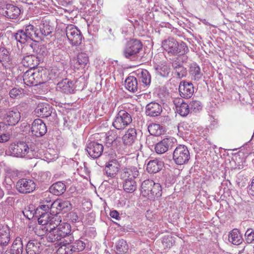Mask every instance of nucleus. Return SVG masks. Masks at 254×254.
<instances>
[{
  "label": "nucleus",
  "mask_w": 254,
  "mask_h": 254,
  "mask_svg": "<svg viewBox=\"0 0 254 254\" xmlns=\"http://www.w3.org/2000/svg\"><path fill=\"white\" fill-rule=\"evenodd\" d=\"M68 239L65 240L63 244L58 249L59 254H72L73 253H78L83 251L88 244V240L81 238L74 241L72 236L67 237Z\"/></svg>",
  "instance_id": "1"
},
{
  "label": "nucleus",
  "mask_w": 254,
  "mask_h": 254,
  "mask_svg": "<svg viewBox=\"0 0 254 254\" xmlns=\"http://www.w3.org/2000/svg\"><path fill=\"white\" fill-rule=\"evenodd\" d=\"M164 50L170 56H177L178 54H187L189 52V48L183 41L178 42L172 37H169L162 42Z\"/></svg>",
  "instance_id": "2"
},
{
  "label": "nucleus",
  "mask_w": 254,
  "mask_h": 254,
  "mask_svg": "<svg viewBox=\"0 0 254 254\" xmlns=\"http://www.w3.org/2000/svg\"><path fill=\"white\" fill-rule=\"evenodd\" d=\"M45 70L39 68L29 69L23 75L24 83L27 86H36L45 83Z\"/></svg>",
  "instance_id": "3"
},
{
  "label": "nucleus",
  "mask_w": 254,
  "mask_h": 254,
  "mask_svg": "<svg viewBox=\"0 0 254 254\" xmlns=\"http://www.w3.org/2000/svg\"><path fill=\"white\" fill-rule=\"evenodd\" d=\"M142 49L141 41L136 39L128 41L123 50V55L127 59L134 60Z\"/></svg>",
  "instance_id": "4"
},
{
  "label": "nucleus",
  "mask_w": 254,
  "mask_h": 254,
  "mask_svg": "<svg viewBox=\"0 0 254 254\" xmlns=\"http://www.w3.org/2000/svg\"><path fill=\"white\" fill-rule=\"evenodd\" d=\"M9 150L11 155L14 157L23 158L26 156L31 158L30 149L27 144L23 141H20L16 143L11 144L9 147Z\"/></svg>",
  "instance_id": "5"
},
{
  "label": "nucleus",
  "mask_w": 254,
  "mask_h": 254,
  "mask_svg": "<svg viewBox=\"0 0 254 254\" xmlns=\"http://www.w3.org/2000/svg\"><path fill=\"white\" fill-rule=\"evenodd\" d=\"M190 159V152L186 146L179 145L174 150L173 159L176 164L181 165L186 164Z\"/></svg>",
  "instance_id": "6"
},
{
  "label": "nucleus",
  "mask_w": 254,
  "mask_h": 254,
  "mask_svg": "<svg viewBox=\"0 0 254 254\" xmlns=\"http://www.w3.org/2000/svg\"><path fill=\"white\" fill-rule=\"evenodd\" d=\"M131 122V115L125 110H121L116 115L112 125L117 129H123Z\"/></svg>",
  "instance_id": "7"
},
{
  "label": "nucleus",
  "mask_w": 254,
  "mask_h": 254,
  "mask_svg": "<svg viewBox=\"0 0 254 254\" xmlns=\"http://www.w3.org/2000/svg\"><path fill=\"white\" fill-rule=\"evenodd\" d=\"M65 33L72 46H78L81 44L83 36L80 31L74 25H68L65 29Z\"/></svg>",
  "instance_id": "8"
},
{
  "label": "nucleus",
  "mask_w": 254,
  "mask_h": 254,
  "mask_svg": "<svg viewBox=\"0 0 254 254\" xmlns=\"http://www.w3.org/2000/svg\"><path fill=\"white\" fill-rule=\"evenodd\" d=\"M36 186L33 180L22 178L16 183V188L20 193L26 194L33 192L36 189Z\"/></svg>",
  "instance_id": "9"
},
{
  "label": "nucleus",
  "mask_w": 254,
  "mask_h": 254,
  "mask_svg": "<svg viewBox=\"0 0 254 254\" xmlns=\"http://www.w3.org/2000/svg\"><path fill=\"white\" fill-rule=\"evenodd\" d=\"M0 13L7 18L15 19L20 15V9L17 6L7 3L0 9Z\"/></svg>",
  "instance_id": "10"
},
{
  "label": "nucleus",
  "mask_w": 254,
  "mask_h": 254,
  "mask_svg": "<svg viewBox=\"0 0 254 254\" xmlns=\"http://www.w3.org/2000/svg\"><path fill=\"white\" fill-rule=\"evenodd\" d=\"M53 108L52 106L48 103H39L34 110L35 115L42 118H48L51 115Z\"/></svg>",
  "instance_id": "11"
},
{
  "label": "nucleus",
  "mask_w": 254,
  "mask_h": 254,
  "mask_svg": "<svg viewBox=\"0 0 254 254\" xmlns=\"http://www.w3.org/2000/svg\"><path fill=\"white\" fill-rule=\"evenodd\" d=\"M31 130L33 135L41 137L45 134L47 131V128L45 124L41 119H37L32 123Z\"/></svg>",
  "instance_id": "12"
},
{
  "label": "nucleus",
  "mask_w": 254,
  "mask_h": 254,
  "mask_svg": "<svg viewBox=\"0 0 254 254\" xmlns=\"http://www.w3.org/2000/svg\"><path fill=\"white\" fill-rule=\"evenodd\" d=\"M104 147L103 145L96 141L89 142L86 146L88 154L94 159L98 158L102 154Z\"/></svg>",
  "instance_id": "13"
},
{
  "label": "nucleus",
  "mask_w": 254,
  "mask_h": 254,
  "mask_svg": "<svg viewBox=\"0 0 254 254\" xmlns=\"http://www.w3.org/2000/svg\"><path fill=\"white\" fill-rule=\"evenodd\" d=\"M179 91L182 98L189 99L194 93L193 85L191 82L182 81L180 83Z\"/></svg>",
  "instance_id": "14"
},
{
  "label": "nucleus",
  "mask_w": 254,
  "mask_h": 254,
  "mask_svg": "<svg viewBox=\"0 0 254 254\" xmlns=\"http://www.w3.org/2000/svg\"><path fill=\"white\" fill-rule=\"evenodd\" d=\"M24 49H27L29 52L32 50L34 54L42 57H45L48 53L46 46L44 44L39 43L37 41L34 42L30 44L26 45L24 47Z\"/></svg>",
  "instance_id": "15"
},
{
  "label": "nucleus",
  "mask_w": 254,
  "mask_h": 254,
  "mask_svg": "<svg viewBox=\"0 0 254 254\" xmlns=\"http://www.w3.org/2000/svg\"><path fill=\"white\" fill-rule=\"evenodd\" d=\"M174 143V138H164L156 144L155 147V151L158 154H163L168 149L172 148Z\"/></svg>",
  "instance_id": "16"
},
{
  "label": "nucleus",
  "mask_w": 254,
  "mask_h": 254,
  "mask_svg": "<svg viewBox=\"0 0 254 254\" xmlns=\"http://www.w3.org/2000/svg\"><path fill=\"white\" fill-rule=\"evenodd\" d=\"M139 172L137 168L134 166H130L123 169L120 173V178L122 180H135L138 176Z\"/></svg>",
  "instance_id": "17"
},
{
  "label": "nucleus",
  "mask_w": 254,
  "mask_h": 254,
  "mask_svg": "<svg viewBox=\"0 0 254 254\" xmlns=\"http://www.w3.org/2000/svg\"><path fill=\"white\" fill-rule=\"evenodd\" d=\"M20 112L17 109H14L8 111L4 119L8 126H15L20 121Z\"/></svg>",
  "instance_id": "18"
},
{
  "label": "nucleus",
  "mask_w": 254,
  "mask_h": 254,
  "mask_svg": "<svg viewBox=\"0 0 254 254\" xmlns=\"http://www.w3.org/2000/svg\"><path fill=\"white\" fill-rule=\"evenodd\" d=\"M40 62L39 57L31 54L24 57L21 63L25 67H29L30 69H36V67L39 65Z\"/></svg>",
  "instance_id": "19"
},
{
  "label": "nucleus",
  "mask_w": 254,
  "mask_h": 254,
  "mask_svg": "<svg viewBox=\"0 0 254 254\" xmlns=\"http://www.w3.org/2000/svg\"><path fill=\"white\" fill-rule=\"evenodd\" d=\"M145 109L146 114L152 117L159 116L162 112V106L155 102H152L148 104L146 106Z\"/></svg>",
  "instance_id": "20"
},
{
  "label": "nucleus",
  "mask_w": 254,
  "mask_h": 254,
  "mask_svg": "<svg viewBox=\"0 0 254 254\" xmlns=\"http://www.w3.org/2000/svg\"><path fill=\"white\" fill-rule=\"evenodd\" d=\"M120 169V164L116 160H112L106 163L105 167V171L108 177L114 178Z\"/></svg>",
  "instance_id": "21"
},
{
  "label": "nucleus",
  "mask_w": 254,
  "mask_h": 254,
  "mask_svg": "<svg viewBox=\"0 0 254 254\" xmlns=\"http://www.w3.org/2000/svg\"><path fill=\"white\" fill-rule=\"evenodd\" d=\"M177 113L182 117L187 116L190 111L189 105L185 103L182 98L176 99L174 100Z\"/></svg>",
  "instance_id": "22"
},
{
  "label": "nucleus",
  "mask_w": 254,
  "mask_h": 254,
  "mask_svg": "<svg viewBox=\"0 0 254 254\" xmlns=\"http://www.w3.org/2000/svg\"><path fill=\"white\" fill-rule=\"evenodd\" d=\"M23 245L20 237H17L13 242L11 246L7 249L4 254H22Z\"/></svg>",
  "instance_id": "23"
},
{
  "label": "nucleus",
  "mask_w": 254,
  "mask_h": 254,
  "mask_svg": "<svg viewBox=\"0 0 254 254\" xmlns=\"http://www.w3.org/2000/svg\"><path fill=\"white\" fill-rule=\"evenodd\" d=\"M163 166V162L159 159L150 160L147 164L146 171L149 174H155L160 171Z\"/></svg>",
  "instance_id": "24"
},
{
  "label": "nucleus",
  "mask_w": 254,
  "mask_h": 254,
  "mask_svg": "<svg viewBox=\"0 0 254 254\" xmlns=\"http://www.w3.org/2000/svg\"><path fill=\"white\" fill-rule=\"evenodd\" d=\"M0 62L6 69H10L12 58L9 51L4 47H0Z\"/></svg>",
  "instance_id": "25"
},
{
  "label": "nucleus",
  "mask_w": 254,
  "mask_h": 254,
  "mask_svg": "<svg viewBox=\"0 0 254 254\" xmlns=\"http://www.w3.org/2000/svg\"><path fill=\"white\" fill-rule=\"evenodd\" d=\"M43 249V246L41 243L35 241H29L26 247L27 254H40Z\"/></svg>",
  "instance_id": "26"
},
{
  "label": "nucleus",
  "mask_w": 254,
  "mask_h": 254,
  "mask_svg": "<svg viewBox=\"0 0 254 254\" xmlns=\"http://www.w3.org/2000/svg\"><path fill=\"white\" fill-rule=\"evenodd\" d=\"M57 88L58 90L66 94L73 93L74 91L73 82L67 78L59 82Z\"/></svg>",
  "instance_id": "27"
},
{
  "label": "nucleus",
  "mask_w": 254,
  "mask_h": 254,
  "mask_svg": "<svg viewBox=\"0 0 254 254\" xmlns=\"http://www.w3.org/2000/svg\"><path fill=\"white\" fill-rule=\"evenodd\" d=\"M71 205L68 201H55L51 205V211H53V209H56L60 213L61 212L65 213L70 210Z\"/></svg>",
  "instance_id": "28"
},
{
  "label": "nucleus",
  "mask_w": 254,
  "mask_h": 254,
  "mask_svg": "<svg viewBox=\"0 0 254 254\" xmlns=\"http://www.w3.org/2000/svg\"><path fill=\"white\" fill-rule=\"evenodd\" d=\"M154 68L156 74L163 77H167L171 70L170 65L166 62L155 65Z\"/></svg>",
  "instance_id": "29"
},
{
  "label": "nucleus",
  "mask_w": 254,
  "mask_h": 254,
  "mask_svg": "<svg viewBox=\"0 0 254 254\" xmlns=\"http://www.w3.org/2000/svg\"><path fill=\"white\" fill-rule=\"evenodd\" d=\"M170 63L174 71V73L177 77L182 78L186 76L187 74V68L181 63L171 61Z\"/></svg>",
  "instance_id": "30"
},
{
  "label": "nucleus",
  "mask_w": 254,
  "mask_h": 254,
  "mask_svg": "<svg viewBox=\"0 0 254 254\" xmlns=\"http://www.w3.org/2000/svg\"><path fill=\"white\" fill-rule=\"evenodd\" d=\"M24 31L29 40H32L34 42L36 41V39L40 40L39 30L33 25L29 24L25 26Z\"/></svg>",
  "instance_id": "31"
},
{
  "label": "nucleus",
  "mask_w": 254,
  "mask_h": 254,
  "mask_svg": "<svg viewBox=\"0 0 254 254\" xmlns=\"http://www.w3.org/2000/svg\"><path fill=\"white\" fill-rule=\"evenodd\" d=\"M189 72L192 79L196 81L200 79L203 75L199 66L196 63H191L189 66Z\"/></svg>",
  "instance_id": "32"
},
{
  "label": "nucleus",
  "mask_w": 254,
  "mask_h": 254,
  "mask_svg": "<svg viewBox=\"0 0 254 254\" xmlns=\"http://www.w3.org/2000/svg\"><path fill=\"white\" fill-rule=\"evenodd\" d=\"M39 33H40V40L43 37L50 35L53 30L52 27L50 25L49 22L46 20H42L39 25Z\"/></svg>",
  "instance_id": "33"
},
{
  "label": "nucleus",
  "mask_w": 254,
  "mask_h": 254,
  "mask_svg": "<svg viewBox=\"0 0 254 254\" xmlns=\"http://www.w3.org/2000/svg\"><path fill=\"white\" fill-rule=\"evenodd\" d=\"M154 185V182L151 180H146L144 181L141 185L140 191L143 196L149 198L150 193Z\"/></svg>",
  "instance_id": "34"
},
{
  "label": "nucleus",
  "mask_w": 254,
  "mask_h": 254,
  "mask_svg": "<svg viewBox=\"0 0 254 254\" xmlns=\"http://www.w3.org/2000/svg\"><path fill=\"white\" fill-rule=\"evenodd\" d=\"M136 138V130L134 128H129L123 136V141L125 145H131Z\"/></svg>",
  "instance_id": "35"
},
{
  "label": "nucleus",
  "mask_w": 254,
  "mask_h": 254,
  "mask_svg": "<svg viewBox=\"0 0 254 254\" xmlns=\"http://www.w3.org/2000/svg\"><path fill=\"white\" fill-rule=\"evenodd\" d=\"M10 240V229L7 226L3 227L0 229V244L6 247L9 243Z\"/></svg>",
  "instance_id": "36"
},
{
  "label": "nucleus",
  "mask_w": 254,
  "mask_h": 254,
  "mask_svg": "<svg viewBox=\"0 0 254 254\" xmlns=\"http://www.w3.org/2000/svg\"><path fill=\"white\" fill-rule=\"evenodd\" d=\"M66 190V186L62 182H58L53 184L49 188L50 192L56 195L63 194Z\"/></svg>",
  "instance_id": "37"
},
{
  "label": "nucleus",
  "mask_w": 254,
  "mask_h": 254,
  "mask_svg": "<svg viewBox=\"0 0 254 254\" xmlns=\"http://www.w3.org/2000/svg\"><path fill=\"white\" fill-rule=\"evenodd\" d=\"M243 241L239 230L234 229L229 234V241L235 245H240Z\"/></svg>",
  "instance_id": "38"
},
{
  "label": "nucleus",
  "mask_w": 254,
  "mask_h": 254,
  "mask_svg": "<svg viewBox=\"0 0 254 254\" xmlns=\"http://www.w3.org/2000/svg\"><path fill=\"white\" fill-rule=\"evenodd\" d=\"M46 238L48 242L52 243L60 241L63 239L61 234L59 233L58 229H57L55 226L47 234Z\"/></svg>",
  "instance_id": "39"
},
{
  "label": "nucleus",
  "mask_w": 254,
  "mask_h": 254,
  "mask_svg": "<svg viewBox=\"0 0 254 254\" xmlns=\"http://www.w3.org/2000/svg\"><path fill=\"white\" fill-rule=\"evenodd\" d=\"M56 228L58 229L59 233L61 234L63 239L65 238V240H68L67 237H68L69 236H72L70 234V225L67 223H62L57 225V227H56Z\"/></svg>",
  "instance_id": "40"
},
{
  "label": "nucleus",
  "mask_w": 254,
  "mask_h": 254,
  "mask_svg": "<svg viewBox=\"0 0 254 254\" xmlns=\"http://www.w3.org/2000/svg\"><path fill=\"white\" fill-rule=\"evenodd\" d=\"M137 81L134 76H129L125 80V87L127 90L132 93L137 91Z\"/></svg>",
  "instance_id": "41"
},
{
  "label": "nucleus",
  "mask_w": 254,
  "mask_h": 254,
  "mask_svg": "<svg viewBox=\"0 0 254 254\" xmlns=\"http://www.w3.org/2000/svg\"><path fill=\"white\" fill-rule=\"evenodd\" d=\"M162 187L160 184L154 182V185L152 187L148 199L150 200L158 199L162 195Z\"/></svg>",
  "instance_id": "42"
},
{
  "label": "nucleus",
  "mask_w": 254,
  "mask_h": 254,
  "mask_svg": "<svg viewBox=\"0 0 254 254\" xmlns=\"http://www.w3.org/2000/svg\"><path fill=\"white\" fill-rule=\"evenodd\" d=\"M124 181L123 189L125 191L132 193L136 190L137 185L135 180H124Z\"/></svg>",
  "instance_id": "43"
},
{
  "label": "nucleus",
  "mask_w": 254,
  "mask_h": 254,
  "mask_svg": "<svg viewBox=\"0 0 254 254\" xmlns=\"http://www.w3.org/2000/svg\"><path fill=\"white\" fill-rule=\"evenodd\" d=\"M52 214V211L50 210V213L48 212H42L41 214L38 217V221L39 224L47 226L50 225V218Z\"/></svg>",
  "instance_id": "44"
},
{
  "label": "nucleus",
  "mask_w": 254,
  "mask_h": 254,
  "mask_svg": "<svg viewBox=\"0 0 254 254\" xmlns=\"http://www.w3.org/2000/svg\"><path fill=\"white\" fill-rule=\"evenodd\" d=\"M25 94V91L20 87H14L9 91V96L12 98H20Z\"/></svg>",
  "instance_id": "45"
},
{
  "label": "nucleus",
  "mask_w": 254,
  "mask_h": 254,
  "mask_svg": "<svg viewBox=\"0 0 254 254\" xmlns=\"http://www.w3.org/2000/svg\"><path fill=\"white\" fill-rule=\"evenodd\" d=\"M148 130L150 134L154 136H159L162 134V128L159 124H152L148 127Z\"/></svg>",
  "instance_id": "46"
},
{
  "label": "nucleus",
  "mask_w": 254,
  "mask_h": 254,
  "mask_svg": "<svg viewBox=\"0 0 254 254\" xmlns=\"http://www.w3.org/2000/svg\"><path fill=\"white\" fill-rule=\"evenodd\" d=\"M139 78L141 82L145 85H149L151 82V76L147 70H142L140 73H138Z\"/></svg>",
  "instance_id": "47"
},
{
  "label": "nucleus",
  "mask_w": 254,
  "mask_h": 254,
  "mask_svg": "<svg viewBox=\"0 0 254 254\" xmlns=\"http://www.w3.org/2000/svg\"><path fill=\"white\" fill-rule=\"evenodd\" d=\"M76 61L78 64L82 67H85L89 63L88 57L86 54L84 53H81L77 55Z\"/></svg>",
  "instance_id": "48"
},
{
  "label": "nucleus",
  "mask_w": 254,
  "mask_h": 254,
  "mask_svg": "<svg viewBox=\"0 0 254 254\" xmlns=\"http://www.w3.org/2000/svg\"><path fill=\"white\" fill-rule=\"evenodd\" d=\"M128 247L127 242L123 240H119L116 244V249L118 253H126Z\"/></svg>",
  "instance_id": "49"
},
{
  "label": "nucleus",
  "mask_w": 254,
  "mask_h": 254,
  "mask_svg": "<svg viewBox=\"0 0 254 254\" xmlns=\"http://www.w3.org/2000/svg\"><path fill=\"white\" fill-rule=\"evenodd\" d=\"M14 37L17 42L20 43H25L29 40L24 30H19L14 35Z\"/></svg>",
  "instance_id": "50"
},
{
  "label": "nucleus",
  "mask_w": 254,
  "mask_h": 254,
  "mask_svg": "<svg viewBox=\"0 0 254 254\" xmlns=\"http://www.w3.org/2000/svg\"><path fill=\"white\" fill-rule=\"evenodd\" d=\"M48 228L47 226L39 224L33 229L35 234L39 237L44 236L48 231Z\"/></svg>",
  "instance_id": "51"
},
{
  "label": "nucleus",
  "mask_w": 254,
  "mask_h": 254,
  "mask_svg": "<svg viewBox=\"0 0 254 254\" xmlns=\"http://www.w3.org/2000/svg\"><path fill=\"white\" fill-rule=\"evenodd\" d=\"M106 143L108 147L110 146L116 141L117 136L114 130L109 131L106 134Z\"/></svg>",
  "instance_id": "52"
},
{
  "label": "nucleus",
  "mask_w": 254,
  "mask_h": 254,
  "mask_svg": "<svg viewBox=\"0 0 254 254\" xmlns=\"http://www.w3.org/2000/svg\"><path fill=\"white\" fill-rule=\"evenodd\" d=\"M59 212L57 211L56 212L53 209L52 211V214L50 218V226H52L53 225H55V227H57V225L61 224V219H60V216L58 215Z\"/></svg>",
  "instance_id": "53"
},
{
  "label": "nucleus",
  "mask_w": 254,
  "mask_h": 254,
  "mask_svg": "<svg viewBox=\"0 0 254 254\" xmlns=\"http://www.w3.org/2000/svg\"><path fill=\"white\" fill-rule=\"evenodd\" d=\"M186 55L187 54L184 53H183V54H178V55H177V57L173 58L172 59H170V61L176 62H178L183 64L184 63H187L188 61V57Z\"/></svg>",
  "instance_id": "54"
},
{
  "label": "nucleus",
  "mask_w": 254,
  "mask_h": 254,
  "mask_svg": "<svg viewBox=\"0 0 254 254\" xmlns=\"http://www.w3.org/2000/svg\"><path fill=\"white\" fill-rule=\"evenodd\" d=\"M190 111H192L194 112L199 111L202 109L201 103L198 101H192L190 104Z\"/></svg>",
  "instance_id": "55"
},
{
  "label": "nucleus",
  "mask_w": 254,
  "mask_h": 254,
  "mask_svg": "<svg viewBox=\"0 0 254 254\" xmlns=\"http://www.w3.org/2000/svg\"><path fill=\"white\" fill-rule=\"evenodd\" d=\"M246 240L248 244L254 241V231L252 229H249L245 233Z\"/></svg>",
  "instance_id": "56"
},
{
  "label": "nucleus",
  "mask_w": 254,
  "mask_h": 254,
  "mask_svg": "<svg viewBox=\"0 0 254 254\" xmlns=\"http://www.w3.org/2000/svg\"><path fill=\"white\" fill-rule=\"evenodd\" d=\"M38 211V209H37L35 212H33V210H30L29 209H25V210L23 211V213L25 217L30 220L32 219L34 216L36 217H38V215H37Z\"/></svg>",
  "instance_id": "57"
},
{
  "label": "nucleus",
  "mask_w": 254,
  "mask_h": 254,
  "mask_svg": "<svg viewBox=\"0 0 254 254\" xmlns=\"http://www.w3.org/2000/svg\"><path fill=\"white\" fill-rule=\"evenodd\" d=\"M0 142L4 143L8 141L10 138L11 135L9 133L2 132L0 134Z\"/></svg>",
  "instance_id": "58"
},
{
  "label": "nucleus",
  "mask_w": 254,
  "mask_h": 254,
  "mask_svg": "<svg viewBox=\"0 0 254 254\" xmlns=\"http://www.w3.org/2000/svg\"><path fill=\"white\" fill-rule=\"evenodd\" d=\"M68 217L72 223H76L78 221L79 217L76 212H71L69 213Z\"/></svg>",
  "instance_id": "59"
},
{
  "label": "nucleus",
  "mask_w": 254,
  "mask_h": 254,
  "mask_svg": "<svg viewBox=\"0 0 254 254\" xmlns=\"http://www.w3.org/2000/svg\"><path fill=\"white\" fill-rule=\"evenodd\" d=\"M45 158L47 159V161L48 162H51L57 158V155L56 154L51 155V153L49 151H47L45 153Z\"/></svg>",
  "instance_id": "60"
},
{
  "label": "nucleus",
  "mask_w": 254,
  "mask_h": 254,
  "mask_svg": "<svg viewBox=\"0 0 254 254\" xmlns=\"http://www.w3.org/2000/svg\"><path fill=\"white\" fill-rule=\"evenodd\" d=\"M164 243H165L167 247L170 248L174 245L175 241L172 238H167L166 239L165 241H164Z\"/></svg>",
  "instance_id": "61"
},
{
  "label": "nucleus",
  "mask_w": 254,
  "mask_h": 254,
  "mask_svg": "<svg viewBox=\"0 0 254 254\" xmlns=\"http://www.w3.org/2000/svg\"><path fill=\"white\" fill-rule=\"evenodd\" d=\"M110 215L112 218H114L116 220H118L120 218L119 213L116 210L111 211L110 212Z\"/></svg>",
  "instance_id": "62"
},
{
  "label": "nucleus",
  "mask_w": 254,
  "mask_h": 254,
  "mask_svg": "<svg viewBox=\"0 0 254 254\" xmlns=\"http://www.w3.org/2000/svg\"><path fill=\"white\" fill-rule=\"evenodd\" d=\"M249 193L252 195H254V180L252 181L251 185L249 186Z\"/></svg>",
  "instance_id": "63"
},
{
  "label": "nucleus",
  "mask_w": 254,
  "mask_h": 254,
  "mask_svg": "<svg viewBox=\"0 0 254 254\" xmlns=\"http://www.w3.org/2000/svg\"><path fill=\"white\" fill-rule=\"evenodd\" d=\"M6 128V125L4 123L0 122V134L2 132H5Z\"/></svg>",
  "instance_id": "64"
}]
</instances>
